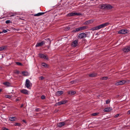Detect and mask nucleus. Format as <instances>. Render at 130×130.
I'll return each mask as SVG.
<instances>
[{
  "label": "nucleus",
  "mask_w": 130,
  "mask_h": 130,
  "mask_svg": "<svg viewBox=\"0 0 130 130\" xmlns=\"http://www.w3.org/2000/svg\"><path fill=\"white\" fill-rule=\"evenodd\" d=\"M109 24V23H106L100 25L99 26L91 28V30H97L103 28L108 25Z\"/></svg>",
  "instance_id": "f257e3e1"
},
{
  "label": "nucleus",
  "mask_w": 130,
  "mask_h": 130,
  "mask_svg": "<svg viewBox=\"0 0 130 130\" xmlns=\"http://www.w3.org/2000/svg\"><path fill=\"white\" fill-rule=\"evenodd\" d=\"M88 28V27L86 26H84L79 27L78 28L74 29L72 31L73 32H79L83 30L86 29Z\"/></svg>",
  "instance_id": "f03ea898"
},
{
  "label": "nucleus",
  "mask_w": 130,
  "mask_h": 130,
  "mask_svg": "<svg viewBox=\"0 0 130 130\" xmlns=\"http://www.w3.org/2000/svg\"><path fill=\"white\" fill-rule=\"evenodd\" d=\"M82 15V14L80 13L71 12L67 14L66 16L68 17H70L76 15L79 16Z\"/></svg>",
  "instance_id": "7ed1b4c3"
},
{
  "label": "nucleus",
  "mask_w": 130,
  "mask_h": 130,
  "mask_svg": "<svg viewBox=\"0 0 130 130\" xmlns=\"http://www.w3.org/2000/svg\"><path fill=\"white\" fill-rule=\"evenodd\" d=\"M101 7L104 9H109L112 8V6L109 5L102 4Z\"/></svg>",
  "instance_id": "20e7f679"
},
{
  "label": "nucleus",
  "mask_w": 130,
  "mask_h": 130,
  "mask_svg": "<svg viewBox=\"0 0 130 130\" xmlns=\"http://www.w3.org/2000/svg\"><path fill=\"white\" fill-rule=\"evenodd\" d=\"M38 56L41 58H43L47 60H48V57L47 55L40 53L38 54Z\"/></svg>",
  "instance_id": "39448f33"
},
{
  "label": "nucleus",
  "mask_w": 130,
  "mask_h": 130,
  "mask_svg": "<svg viewBox=\"0 0 130 130\" xmlns=\"http://www.w3.org/2000/svg\"><path fill=\"white\" fill-rule=\"evenodd\" d=\"M126 82V81L124 80H121L115 83V85L117 86L124 84Z\"/></svg>",
  "instance_id": "423d86ee"
},
{
  "label": "nucleus",
  "mask_w": 130,
  "mask_h": 130,
  "mask_svg": "<svg viewBox=\"0 0 130 130\" xmlns=\"http://www.w3.org/2000/svg\"><path fill=\"white\" fill-rule=\"evenodd\" d=\"M86 34L84 32H82L80 34L78 37L79 39H82L86 38Z\"/></svg>",
  "instance_id": "0eeeda50"
},
{
  "label": "nucleus",
  "mask_w": 130,
  "mask_h": 130,
  "mask_svg": "<svg viewBox=\"0 0 130 130\" xmlns=\"http://www.w3.org/2000/svg\"><path fill=\"white\" fill-rule=\"evenodd\" d=\"M45 42L44 41H41L40 42H38L35 45V47H37L42 46L45 44Z\"/></svg>",
  "instance_id": "6e6552de"
},
{
  "label": "nucleus",
  "mask_w": 130,
  "mask_h": 130,
  "mask_svg": "<svg viewBox=\"0 0 130 130\" xmlns=\"http://www.w3.org/2000/svg\"><path fill=\"white\" fill-rule=\"evenodd\" d=\"M31 86V83L29 80L27 79L26 80L25 86L27 88H29Z\"/></svg>",
  "instance_id": "1a4fd4ad"
},
{
  "label": "nucleus",
  "mask_w": 130,
  "mask_h": 130,
  "mask_svg": "<svg viewBox=\"0 0 130 130\" xmlns=\"http://www.w3.org/2000/svg\"><path fill=\"white\" fill-rule=\"evenodd\" d=\"M78 43V40H75L72 42L71 46L73 47H75L77 46Z\"/></svg>",
  "instance_id": "9d476101"
},
{
  "label": "nucleus",
  "mask_w": 130,
  "mask_h": 130,
  "mask_svg": "<svg viewBox=\"0 0 130 130\" xmlns=\"http://www.w3.org/2000/svg\"><path fill=\"white\" fill-rule=\"evenodd\" d=\"M127 33V30L126 29H122L118 31V33L120 34H125Z\"/></svg>",
  "instance_id": "9b49d317"
},
{
  "label": "nucleus",
  "mask_w": 130,
  "mask_h": 130,
  "mask_svg": "<svg viewBox=\"0 0 130 130\" xmlns=\"http://www.w3.org/2000/svg\"><path fill=\"white\" fill-rule=\"evenodd\" d=\"M21 92L25 95H28L29 94V92L28 91L25 89H23L20 90Z\"/></svg>",
  "instance_id": "f8f14e48"
},
{
  "label": "nucleus",
  "mask_w": 130,
  "mask_h": 130,
  "mask_svg": "<svg viewBox=\"0 0 130 130\" xmlns=\"http://www.w3.org/2000/svg\"><path fill=\"white\" fill-rule=\"evenodd\" d=\"M112 108L111 107H107L105 108L104 109V111L105 112H109L112 110Z\"/></svg>",
  "instance_id": "ddd939ff"
},
{
  "label": "nucleus",
  "mask_w": 130,
  "mask_h": 130,
  "mask_svg": "<svg viewBox=\"0 0 130 130\" xmlns=\"http://www.w3.org/2000/svg\"><path fill=\"white\" fill-rule=\"evenodd\" d=\"M93 22V21L92 20H88L85 22L84 23V25H88L90 23H92Z\"/></svg>",
  "instance_id": "4468645a"
},
{
  "label": "nucleus",
  "mask_w": 130,
  "mask_h": 130,
  "mask_svg": "<svg viewBox=\"0 0 130 130\" xmlns=\"http://www.w3.org/2000/svg\"><path fill=\"white\" fill-rule=\"evenodd\" d=\"M76 92L75 91H70L68 92V94L71 95H73L76 93Z\"/></svg>",
  "instance_id": "2eb2a0df"
},
{
  "label": "nucleus",
  "mask_w": 130,
  "mask_h": 130,
  "mask_svg": "<svg viewBox=\"0 0 130 130\" xmlns=\"http://www.w3.org/2000/svg\"><path fill=\"white\" fill-rule=\"evenodd\" d=\"M65 124V123L64 122H61L59 123L58 124V126L59 127H61Z\"/></svg>",
  "instance_id": "dca6fc26"
},
{
  "label": "nucleus",
  "mask_w": 130,
  "mask_h": 130,
  "mask_svg": "<svg viewBox=\"0 0 130 130\" xmlns=\"http://www.w3.org/2000/svg\"><path fill=\"white\" fill-rule=\"evenodd\" d=\"M123 51L125 52H127L129 51L128 46L123 48Z\"/></svg>",
  "instance_id": "f3484780"
},
{
  "label": "nucleus",
  "mask_w": 130,
  "mask_h": 130,
  "mask_svg": "<svg viewBox=\"0 0 130 130\" xmlns=\"http://www.w3.org/2000/svg\"><path fill=\"white\" fill-rule=\"evenodd\" d=\"M3 84L5 86H10L11 85V84L8 82H4L3 83Z\"/></svg>",
  "instance_id": "a211bd4d"
},
{
  "label": "nucleus",
  "mask_w": 130,
  "mask_h": 130,
  "mask_svg": "<svg viewBox=\"0 0 130 130\" xmlns=\"http://www.w3.org/2000/svg\"><path fill=\"white\" fill-rule=\"evenodd\" d=\"M16 118L15 117H12L9 118V120L11 121H15Z\"/></svg>",
  "instance_id": "6ab92c4d"
},
{
  "label": "nucleus",
  "mask_w": 130,
  "mask_h": 130,
  "mask_svg": "<svg viewBox=\"0 0 130 130\" xmlns=\"http://www.w3.org/2000/svg\"><path fill=\"white\" fill-rule=\"evenodd\" d=\"M63 93V92L62 91H57L56 92V94L59 95H60L62 94Z\"/></svg>",
  "instance_id": "aec40b11"
},
{
  "label": "nucleus",
  "mask_w": 130,
  "mask_h": 130,
  "mask_svg": "<svg viewBox=\"0 0 130 130\" xmlns=\"http://www.w3.org/2000/svg\"><path fill=\"white\" fill-rule=\"evenodd\" d=\"M96 75V74L95 73H92L89 75V76L90 77H93Z\"/></svg>",
  "instance_id": "412c9836"
},
{
  "label": "nucleus",
  "mask_w": 130,
  "mask_h": 130,
  "mask_svg": "<svg viewBox=\"0 0 130 130\" xmlns=\"http://www.w3.org/2000/svg\"><path fill=\"white\" fill-rule=\"evenodd\" d=\"M14 126H20L21 125V124L19 123H15L14 125Z\"/></svg>",
  "instance_id": "4be33fe9"
},
{
  "label": "nucleus",
  "mask_w": 130,
  "mask_h": 130,
  "mask_svg": "<svg viewBox=\"0 0 130 130\" xmlns=\"http://www.w3.org/2000/svg\"><path fill=\"white\" fill-rule=\"evenodd\" d=\"M42 65L45 68L47 67H48L47 65V64L44 63H42Z\"/></svg>",
  "instance_id": "5701e85b"
},
{
  "label": "nucleus",
  "mask_w": 130,
  "mask_h": 130,
  "mask_svg": "<svg viewBox=\"0 0 130 130\" xmlns=\"http://www.w3.org/2000/svg\"><path fill=\"white\" fill-rule=\"evenodd\" d=\"M22 73L24 76H27V73L25 71H22Z\"/></svg>",
  "instance_id": "b1692460"
},
{
  "label": "nucleus",
  "mask_w": 130,
  "mask_h": 130,
  "mask_svg": "<svg viewBox=\"0 0 130 130\" xmlns=\"http://www.w3.org/2000/svg\"><path fill=\"white\" fill-rule=\"evenodd\" d=\"M108 78L107 77H102L101 78V79L102 80H106Z\"/></svg>",
  "instance_id": "393cba45"
},
{
  "label": "nucleus",
  "mask_w": 130,
  "mask_h": 130,
  "mask_svg": "<svg viewBox=\"0 0 130 130\" xmlns=\"http://www.w3.org/2000/svg\"><path fill=\"white\" fill-rule=\"evenodd\" d=\"M61 101L62 104H64L67 102V100H63Z\"/></svg>",
  "instance_id": "a878e982"
},
{
  "label": "nucleus",
  "mask_w": 130,
  "mask_h": 130,
  "mask_svg": "<svg viewBox=\"0 0 130 130\" xmlns=\"http://www.w3.org/2000/svg\"><path fill=\"white\" fill-rule=\"evenodd\" d=\"M46 41H47V42H48V43L49 44H50L51 43V41L50 40L49 38H48L47 39H45Z\"/></svg>",
  "instance_id": "bb28decb"
},
{
  "label": "nucleus",
  "mask_w": 130,
  "mask_h": 130,
  "mask_svg": "<svg viewBox=\"0 0 130 130\" xmlns=\"http://www.w3.org/2000/svg\"><path fill=\"white\" fill-rule=\"evenodd\" d=\"M15 63L18 65L19 66H22V64L20 62H15Z\"/></svg>",
  "instance_id": "cd10ccee"
},
{
  "label": "nucleus",
  "mask_w": 130,
  "mask_h": 130,
  "mask_svg": "<svg viewBox=\"0 0 130 130\" xmlns=\"http://www.w3.org/2000/svg\"><path fill=\"white\" fill-rule=\"evenodd\" d=\"M5 48V46H2L0 47V51H2L4 50Z\"/></svg>",
  "instance_id": "c85d7f7f"
},
{
  "label": "nucleus",
  "mask_w": 130,
  "mask_h": 130,
  "mask_svg": "<svg viewBox=\"0 0 130 130\" xmlns=\"http://www.w3.org/2000/svg\"><path fill=\"white\" fill-rule=\"evenodd\" d=\"M98 114V113L97 112H95L92 113L91 114V115L92 116H95Z\"/></svg>",
  "instance_id": "c756f323"
},
{
  "label": "nucleus",
  "mask_w": 130,
  "mask_h": 130,
  "mask_svg": "<svg viewBox=\"0 0 130 130\" xmlns=\"http://www.w3.org/2000/svg\"><path fill=\"white\" fill-rule=\"evenodd\" d=\"M5 23L6 24H8L10 23H11V22L10 20H7L6 21Z\"/></svg>",
  "instance_id": "7c9ffc66"
},
{
  "label": "nucleus",
  "mask_w": 130,
  "mask_h": 130,
  "mask_svg": "<svg viewBox=\"0 0 130 130\" xmlns=\"http://www.w3.org/2000/svg\"><path fill=\"white\" fill-rule=\"evenodd\" d=\"M5 97L6 98H9V99H10L11 97L9 95H6Z\"/></svg>",
  "instance_id": "2f4dec72"
},
{
  "label": "nucleus",
  "mask_w": 130,
  "mask_h": 130,
  "mask_svg": "<svg viewBox=\"0 0 130 130\" xmlns=\"http://www.w3.org/2000/svg\"><path fill=\"white\" fill-rule=\"evenodd\" d=\"M56 104L58 105H61L62 104V103L61 102V101H60V102H58V103H56Z\"/></svg>",
  "instance_id": "473e14b6"
},
{
  "label": "nucleus",
  "mask_w": 130,
  "mask_h": 130,
  "mask_svg": "<svg viewBox=\"0 0 130 130\" xmlns=\"http://www.w3.org/2000/svg\"><path fill=\"white\" fill-rule=\"evenodd\" d=\"M110 102V100L109 99H108L106 100V104H108Z\"/></svg>",
  "instance_id": "72a5a7b5"
},
{
  "label": "nucleus",
  "mask_w": 130,
  "mask_h": 130,
  "mask_svg": "<svg viewBox=\"0 0 130 130\" xmlns=\"http://www.w3.org/2000/svg\"><path fill=\"white\" fill-rule=\"evenodd\" d=\"M34 15L35 16H40V12L34 14Z\"/></svg>",
  "instance_id": "f704fd0d"
},
{
  "label": "nucleus",
  "mask_w": 130,
  "mask_h": 130,
  "mask_svg": "<svg viewBox=\"0 0 130 130\" xmlns=\"http://www.w3.org/2000/svg\"><path fill=\"white\" fill-rule=\"evenodd\" d=\"M70 83L71 84H75L76 83V82L75 80H73L71 81Z\"/></svg>",
  "instance_id": "c9c22d12"
},
{
  "label": "nucleus",
  "mask_w": 130,
  "mask_h": 130,
  "mask_svg": "<svg viewBox=\"0 0 130 130\" xmlns=\"http://www.w3.org/2000/svg\"><path fill=\"white\" fill-rule=\"evenodd\" d=\"M44 78L43 76H41L39 77V79L40 80H42Z\"/></svg>",
  "instance_id": "e433bc0d"
},
{
  "label": "nucleus",
  "mask_w": 130,
  "mask_h": 130,
  "mask_svg": "<svg viewBox=\"0 0 130 130\" xmlns=\"http://www.w3.org/2000/svg\"><path fill=\"white\" fill-rule=\"evenodd\" d=\"M41 98L42 99H44L45 98V97L44 95H42L41 96Z\"/></svg>",
  "instance_id": "4c0bfd02"
},
{
  "label": "nucleus",
  "mask_w": 130,
  "mask_h": 130,
  "mask_svg": "<svg viewBox=\"0 0 130 130\" xmlns=\"http://www.w3.org/2000/svg\"><path fill=\"white\" fill-rule=\"evenodd\" d=\"M7 32V30L4 29L3 30L2 32H4V33H6Z\"/></svg>",
  "instance_id": "58836bf2"
},
{
  "label": "nucleus",
  "mask_w": 130,
  "mask_h": 130,
  "mask_svg": "<svg viewBox=\"0 0 130 130\" xmlns=\"http://www.w3.org/2000/svg\"><path fill=\"white\" fill-rule=\"evenodd\" d=\"M46 12H40V15H42L43 14H44L45 13H46Z\"/></svg>",
  "instance_id": "ea45409f"
},
{
  "label": "nucleus",
  "mask_w": 130,
  "mask_h": 130,
  "mask_svg": "<svg viewBox=\"0 0 130 130\" xmlns=\"http://www.w3.org/2000/svg\"><path fill=\"white\" fill-rule=\"evenodd\" d=\"M2 130H9L7 128L4 127L2 128Z\"/></svg>",
  "instance_id": "a19ab883"
},
{
  "label": "nucleus",
  "mask_w": 130,
  "mask_h": 130,
  "mask_svg": "<svg viewBox=\"0 0 130 130\" xmlns=\"http://www.w3.org/2000/svg\"><path fill=\"white\" fill-rule=\"evenodd\" d=\"M119 114H117L115 115V118H117L119 116Z\"/></svg>",
  "instance_id": "79ce46f5"
},
{
  "label": "nucleus",
  "mask_w": 130,
  "mask_h": 130,
  "mask_svg": "<svg viewBox=\"0 0 130 130\" xmlns=\"http://www.w3.org/2000/svg\"><path fill=\"white\" fill-rule=\"evenodd\" d=\"M127 113L128 114H130V110L128 111Z\"/></svg>",
  "instance_id": "37998d69"
},
{
  "label": "nucleus",
  "mask_w": 130,
  "mask_h": 130,
  "mask_svg": "<svg viewBox=\"0 0 130 130\" xmlns=\"http://www.w3.org/2000/svg\"><path fill=\"white\" fill-rule=\"evenodd\" d=\"M19 98H18L16 100V102H17L19 100Z\"/></svg>",
  "instance_id": "c03bdc74"
},
{
  "label": "nucleus",
  "mask_w": 130,
  "mask_h": 130,
  "mask_svg": "<svg viewBox=\"0 0 130 130\" xmlns=\"http://www.w3.org/2000/svg\"><path fill=\"white\" fill-rule=\"evenodd\" d=\"M16 73L17 74H19V72L18 71H16Z\"/></svg>",
  "instance_id": "a18cd8bd"
},
{
  "label": "nucleus",
  "mask_w": 130,
  "mask_h": 130,
  "mask_svg": "<svg viewBox=\"0 0 130 130\" xmlns=\"http://www.w3.org/2000/svg\"><path fill=\"white\" fill-rule=\"evenodd\" d=\"M67 30H68L70 29V27H67Z\"/></svg>",
  "instance_id": "49530a36"
},
{
  "label": "nucleus",
  "mask_w": 130,
  "mask_h": 130,
  "mask_svg": "<svg viewBox=\"0 0 130 130\" xmlns=\"http://www.w3.org/2000/svg\"><path fill=\"white\" fill-rule=\"evenodd\" d=\"M23 121L24 122V123H26V121L25 120H23Z\"/></svg>",
  "instance_id": "de8ad7c7"
},
{
  "label": "nucleus",
  "mask_w": 130,
  "mask_h": 130,
  "mask_svg": "<svg viewBox=\"0 0 130 130\" xmlns=\"http://www.w3.org/2000/svg\"><path fill=\"white\" fill-rule=\"evenodd\" d=\"M128 49L129 50V51H130V46H128Z\"/></svg>",
  "instance_id": "09e8293b"
},
{
  "label": "nucleus",
  "mask_w": 130,
  "mask_h": 130,
  "mask_svg": "<svg viewBox=\"0 0 130 130\" xmlns=\"http://www.w3.org/2000/svg\"><path fill=\"white\" fill-rule=\"evenodd\" d=\"M23 104H22L21 105V107H23Z\"/></svg>",
  "instance_id": "8fccbe9b"
},
{
  "label": "nucleus",
  "mask_w": 130,
  "mask_h": 130,
  "mask_svg": "<svg viewBox=\"0 0 130 130\" xmlns=\"http://www.w3.org/2000/svg\"><path fill=\"white\" fill-rule=\"evenodd\" d=\"M37 110H38V109H36V110L37 111Z\"/></svg>",
  "instance_id": "3c124183"
},
{
  "label": "nucleus",
  "mask_w": 130,
  "mask_h": 130,
  "mask_svg": "<svg viewBox=\"0 0 130 130\" xmlns=\"http://www.w3.org/2000/svg\"><path fill=\"white\" fill-rule=\"evenodd\" d=\"M2 33V32H1L0 31V34H1V33Z\"/></svg>",
  "instance_id": "603ef678"
},
{
  "label": "nucleus",
  "mask_w": 130,
  "mask_h": 130,
  "mask_svg": "<svg viewBox=\"0 0 130 130\" xmlns=\"http://www.w3.org/2000/svg\"><path fill=\"white\" fill-rule=\"evenodd\" d=\"M13 16V15H11V16Z\"/></svg>",
  "instance_id": "864d4df0"
}]
</instances>
